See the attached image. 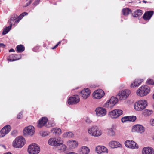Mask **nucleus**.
<instances>
[{
  "instance_id": "nucleus-38",
  "label": "nucleus",
  "mask_w": 154,
  "mask_h": 154,
  "mask_svg": "<svg viewBox=\"0 0 154 154\" xmlns=\"http://www.w3.org/2000/svg\"><path fill=\"white\" fill-rule=\"evenodd\" d=\"M128 121L134 122L136 119V117L134 116H128Z\"/></svg>"
},
{
  "instance_id": "nucleus-10",
  "label": "nucleus",
  "mask_w": 154,
  "mask_h": 154,
  "mask_svg": "<svg viewBox=\"0 0 154 154\" xmlns=\"http://www.w3.org/2000/svg\"><path fill=\"white\" fill-rule=\"evenodd\" d=\"M125 146L128 148L136 149L139 148L138 145L134 141L127 140L124 143Z\"/></svg>"
},
{
  "instance_id": "nucleus-30",
  "label": "nucleus",
  "mask_w": 154,
  "mask_h": 154,
  "mask_svg": "<svg viewBox=\"0 0 154 154\" xmlns=\"http://www.w3.org/2000/svg\"><path fill=\"white\" fill-rule=\"evenodd\" d=\"M16 49L18 52L21 53L24 51L25 47L23 45H20L17 46Z\"/></svg>"
},
{
  "instance_id": "nucleus-41",
  "label": "nucleus",
  "mask_w": 154,
  "mask_h": 154,
  "mask_svg": "<svg viewBox=\"0 0 154 154\" xmlns=\"http://www.w3.org/2000/svg\"><path fill=\"white\" fill-rule=\"evenodd\" d=\"M40 135L42 137L46 136L48 135V133L45 131H42L40 133Z\"/></svg>"
},
{
  "instance_id": "nucleus-54",
  "label": "nucleus",
  "mask_w": 154,
  "mask_h": 154,
  "mask_svg": "<svg viewBox=\"0 0 154 154\" xmlns=\"http://www.w3.org/2000/svg\"><path fill=\"white\" fill-rule=\"evenodd\" d=\"M143 2L144 3H146L147 2L145 0H143Z\"/></svg>"
},
{
  "instance_id": "nucleus-47",
  "label": "nucleus",
  "mask_w": 154,
  "mask_h": 154,
  "mask_svg": "<svg viewBox=\"0 0 154 154\" xmlns=\"http://www.w3.org/2000/svg\"><path fill=\"white\" fill-rule=\"evenodd\" d=\"M150 124L152 126H154V119H152L150 121Z\"/></svg>"
},
{
  "instance_id": "nucleus-48",
  "label": "nucleus",
  "mask_w": 154,
  "mask_h": 154,
  "mask_svg": "<svg viewBox=\"0 0 154 154\" xmlns=\"http://www.w3.org/2000/svg\"><path fill=\"white\" fill-rule=\"evenodd\" d=\"M22 116V112H20V113L18 115L17 118L18 119H20Z\"/></svg>"
},
{
  "instance_id": "nucleus-27",
  "label": "nucleus",
  "mask_w": 154,
  "mask_h": 154,
  "mask_svg": "<svg viewBox=\"0 0 154 154\" xmlns=\"http://www.w3.org/2000/svg\"><path fill=\"white\" fill-rule=\"evenodd\" d=\"M51 132L56 135H59L61 133V130L60 128H54L51 130Z\"/></svg>"
},
{
  "instance_id": "nucleus-7",
  "label": "nucleus",
  "mask_w": 154,
  "mask_h": 154,
  "mask_svg": "<svg viewBox=\"0 0 154 154\" xmlns=\"http://www.w3.org/2000/svg\"><path fill=\"white\" fill-rule=\"evenodd\" d=\"M27 151L29 154H38L40 152V148L36 144H32L28 146Z\"/></svg>"
},
{
  "instance_id": "nucleus-2",
  "label": "nucleus",
  "mask_w": 154,
  "mask_h": 154,
  "mask_svg": "<svg viewBox=\"0 0 154 154\" xmlns=\"http://www.w3.org/2000/svg\"><path fill=\"white\" fill-rule=\"evenodd\" d=\"M26 142L24 138L22 137H18L13 141L12 145L15 148H21L24 145Z\"/></svg>"
},
{
  "instance_id": "nucleus-5",
  "label": "nucleus",
  "mask_w": 154,
  "mask_h": 154,
  "mask_svg": "<svg viewBox=\"0 0 154 154\" xmlns=\"http://www.w3.org/2000/svg\"><path fill=\"white\" fill-rule=\"evenodd\" d=\"M131 93V91L128 89H125L120 91L117 96L120 100H124L127 98Z\"/></svg>"
},
{
  "instance_id": "nucleus-55",
  "label": "nucleus",
  "mask_w": 154,
  "mask_h": 154,
  "mask_svg": "<svg viewBox=\"0 0 154 154\" xmlns=\"http://www.w3.org/2000/svg\"><path fill=\"white\" fill-rule=\"evenodd\" d=\"M61 43V41H59L56 45H58V46Z\"/></svg>"
},
{
  "instance_id": "nucleus-35",
  "label": "nucleus",
  "mask_w": 154,
  "mask_h": 154,
  "mask_svg": "<svg viewBox=\"0 0 154 154\" xmlns=\"http://www.w3.org/2000/svg\"><path fill=\"white\" fill-rule=\"evenodd\" d=\"M146 83L149 85L154 84V78H149L146 81Z\"/></svg>"
},
{
  "instance_id": "nucleus-33",
  "label": "nucleus",
  "mask_w": 154,
  "mask_h": 154,
  "mask_svg": "<svg viewBox=\"0 0 154 154\" xmlns=\"http://www.w3.org/2000/svg\"><path fill=\"white\" fill-rule=\"evenodd\" d=\"M134 16L136 17L141 15L143 14L142 11L141 10H137L134 12Z\"/></svg>"
},
{
  "instance_id": "nucleus-45",
  "label": "nucleus",
  "mask_w": 154,
  "mask_h": 154,
  "mask_svg": "<svg viewBox=\"0 0 154 154\" xmlns=\"http://www.w3.org/2000/svg\"><path fill=\"white\" fill-rule=\"evenodd\" d=\"M17 134V131L16 130H14L11 133V134L13 136L15 137L16 136Z\"/></svg>"
},
{
  "instance_id": "nucleus-14",
  "label": "nucleus",
  "mask_w": 154,
  "mask_h": 154,
  "mask_svg": "<svg viewBox=\"0 0 154 154\" xmlns=\"http://www.w3.org/2000/svg\"><path fill=\"white\" fill-rule=\"evenodd\" d=\"M104 91L101 89H98L95 91L93 94L94 97L95 99H100L105 95Z\"/></svg>"
},
{
  "instance_id": "nucleus-57",
  "label": "nucleus",
  "mask_w": 154,
  "mask_h": 154,
  "mask_svg": "<svg viewBox=\"0 0 154 154\" xmlns=\"http://www.w3.org/2000/svg\"><path fill=\"white\" fill-rule=\"evenodd\" d=\"M152 98H153V99L154 100V94L153 95Z\"/></svg>"
},
{
  "instance_id": "nucleus-4",
  "label": "nucleus",
  "mask_w": 154,
  "mask_h": 154,
  "mask_svg": "<svg viewBox=\"0 0 154 154\" xmlns=\"http://www.w3.org/2000/svg\"><path fill=\"white\" fill-rule=\"evenodd\" d=\"M147 105V103L144 100H140L134 104L135 109L138 111L142 110L145 108Z\"/></svg>"
},
{
  "instance_id": "nucleus-36",
  "label": "nucleus",
  "mask_w": 154,
  "mask_h": 154,
  "mask_svg": "<svg viewBox=\"0 0 154 154\" xmlns=\"http://www.w3.org/2000/svg\"><path fill=\"white\" fill-rule=\"evenodd\" d=\"M102 149V146H98L96 147L95 151L98 154H101Z\"/></svg>"
},
{
  "instance_id": "nucleus-49",
  "label": "nucleus",
  "mask_w": 154,
  "mask_h": 154,
  "mask_svg": "<svg viewBox=\"0 0 154 154\" xmlns=\"http://www.w3.org/2000/svg\"><path fill=\"white\" fill-rule=\"evenodd\" d=\"M85 121H86V122L88 123H89L91 122V120H90V119L88 117L86 118Z\"/></svg>"
},
{
  "instance_id": "nucleus-16",
  "label": "nucleus",
  "mask_w": 154,
  "mask_h": 154,
  "mask_svg": "<svg viewBox=\"0 0 154 154\" xmlns=\"http://www.w3.org/2000/svg\"><path fill=\"white\" fill-rule=\"evenodd\" d=\"M66 144L69 148L74 149L78 146V141L75 140H71L67 142Z\"/></svg>"
},
{
  "instance_id": "nucleus-25",
  "label": "nucleus",
  "mask_w": 154,
  "mask_h": 154,
  "mask_svg": "<svg viewBox=\"0 0 154 154\" xmlns=\"http://www.w3.org/2000/svg\"><path fill=\"white\" fill-rule=\"evenodd\" d=\"M8 22L10 23V24H11L12 26L13 24L14 25L15 23H17L19 22V20H18L16 16L14 15L11 17Z\"/></svg>"
},
{
  "instance_id": "nucleus-43",
  "label": "nucleus",
  "mask_w": 154,
  "mask_h": 154,
  "mask_svg": "<svg viewBox=\"0 0 154 154\" xmlns=\"http://www.w3.org/2000/svg\"><path fill=\"white\" fill-rule=\"evenodd\" d=\"M40 0H37L34 1L33 2V5L34 6H36L37 5L39 4L40 2Z\"/></svg>"
},
{
  "instance_id": "nucleus-1",
  "label": "nucleus",
  "mask_w": 154,
  "mask_h": 154,
  "mask_svg": "<svg viewBox=\"0 0 154 154\" xmlns=\"http://www.w3.org/2000/svg\"><path fill=\"white\" fill-rule=\"evenodd\" d=\"M150 92V87L147 85H144L138 88L136 91V94L138 96L143 97L147 95Z\"/></svg>"
},
{
  "instance_id": "nucleus-44",
  "label": "nucleus",
  "mask_w": 154,
  "mask_h": 154,
  "mask_svg": "<svg viewBox=\"0 0 154 154\" xmlns=\"http://www.w3.org/2000/svg\"><path fill=\"white\" fill-rule=\"evenodd\" d=\"M21 58V56L20 55H19V57H18V58L17 59H10L9 60V61H15V60H18L20 59Z\"/></svg>"
},
{
  "instance_id": "nucleus-9",
  "label": "nucleus",
  "mask_w": 154,
  "mask_h": 154,
  "mask_svg": "<svg viewBox=\"0 0 154 154\" xmlns=\"http://www.w3.org/2000/svg\"><path fill=\"white\" fill-rule=\"evenodd\" d=\"M35 132V128L32 126L30 125L25 127L23 130V134L25 136H32Z\"/></svg>"
},
{
  "instance_id": "nucleus-46",
  "label": "nucleus",
  "mask_w": 154,
  "mask_h": 154,
  "mask_svg": "<svg viewBox=\"0 0 154 154\" xmlns=\"http://www.w3.org/2000/svg\"><path fill=\"white\" fill-rule=\"evenodd\" d=\"M33 0H30L27 3L25 6V7H26L30 5L32 2Z\"/></svg>"
},
{
  "instance_id": "nucleus-51",
  "label": "nucleus",
  "mask_w": 154,
  "mask_h": 154,
  "mask_svg": "<svg viewBox=\"0 0 154 154\" xmlns=\"http://www.w3.org/2000/svg\"><path fill=\"white\" fill-rule=\"evenodd\" d=\"M9 52H14V50L13 49H11L9 51Z\"/></svg>"
},
{
  "instance_id": "nucleus-21",
  "label": "nucleus",
  "mask_w": 154,
  "mask_h": 154,
  "mask_svg": "<svg viewBox=\"0 0 154 154\" xmlns=\"http://www.w3.org/2000/svg\"><path fill=\"white\" fill-rule=\"evenodd\" d=\"M143 81V79H136L132 82L130 85V87L131 88L137 87L141 84Z\"/></svg>"
},
{
  "instance_id": "nucleus-32",
  "label": "nucleus",
  "mask_w": 154,
  "mask_h": 154,
  "mask_svg": "<svg viewBox=\"0 0 154 154\" xmlns=\"http://www.w3.org/2000/svg\"><path fill=\"white\" fill-rule=\"evenodd\" d=\"M11 24H10L9 26L5 28L3 30L2 34L5 35L7 33L11 30Z\"/></svg>"
},
{
  "instance_id": "nucleus-11",
  "label": "nucleus",
  "mask_w": 154,
  "mask_h": 154,
  "mask_svg": "<svg viewBox=\"0 0 154 154\" xmlns=\"http://www.w3.org/2000/svg\"><path fill=\"white\" fill-rule=\"evenodd\" d=\"M131 131L133 132L142 134L145 132V128L140 125H136L132 127Z\"/></svg>"
},
{
  "instance_id": "nucleus-26",
  "label": "nucleus",
  "mask_w": 154,
  "mask_h": 154,
  "mask_svg": "<svg viewBox=\"0 0 154 154\" xmlns=\"http://www.w3.org/2000/svg\"><path fill=\"white\" fill-rule=\"evenodd\" d=\"M114 126H112L107 129V134L109 136L114 137L116 135V133L114 130Z\"/></svg>"
},
{
  "instance_id": "nucleus-39",
  "label": "nucleus",
  "mask_w": 154,
  "mask_h": 154,
  "mask_svg": "<svg viewBox=\"0 0 154 154\" xmlns=\"http://www.w3.org/2000/svg\"><path fill=\"white\" fill-rule=\"evenodd\" d=\"M101 154L103 153H108V150L105 147L102 146V149H101Z\"/></svg>"
},
{
  "instance_id": "nucleus-3",
  "label": "nucleus",
  "mask_w": 154,
  "mask_h": 154,
  "mask_svg": "<svg viewBox=\"0 0 154 154\" xmlns=\"http://www.w3.org/2000/svg\"><path fill=\"white\" fill-rule=\"evenodd\" d=\"M88 133L92 136L98 137L102 134V131L96 126H93L88 129Z\"/></svg>"
},
{
  "instance_id": "nucleus-50",
  "label": "nucleus",
  "mask_w": 154,
  "mask_h": 154,
  "mask_svg": "<svg viewBox=\"0 0 154 154\" xmlns=\"http://www.w3.org/2000/svg\"><path fill=\"white\" fill-rule=\"evenodd\" d=\"M5 46V45L2 43H0V47H2V48H4Z\"/></svg>"
},
{
  "instance_id": "nucleus-8",
  "label": "nucleus",
  "mask_w": 154,
  "mask_h": 154,
  "mask_svg": "<svg viewBox=\"0 0 154 154\" xmlns=\"http://www.w3.org/2000/svg\"><path fill=\"white\" fill-rule=\"evenodd\" d=\"M123 114L122 110L116 109L110 111L108 116L111 119H116Z\"/></svg>"
},
{
  "instance_id": "nucleus-28",
  "label": "nucleus",
  "mask_w": 154,
  "mask_h": 154,
  "mask_svg": "<svg viewBox=\"0 0 154 154\" xmlns=\"http://www.w3.org/2000/svg\"><path fill=\"white\" fill-rule=\"evenodd\" d=\"M122 12L124 15L127 16L131 13V11L128 8H125L122 10Z\"/></svg>"
},
{
  "instance_id": "nucleus-29",
  "label": "nucleus",
  "mask_w": 154,
  "mask_h": 154,
  "mask_svg": "<svg viewBox=\"0 0 154 154\" xmlns=\"http://www.w3.org/2000/svg\"><path fill=\"white\" fill-rule=\"evenodd\" d=\"M63 137H64L73 138L74 134L71 132H66L63 134Z\"/></svg>"
},
{
  "instance_id": "nucleus-34",
  "label": "nucleus",
  "mask_w": 154,
  "mask_h": 154,
  "mask_svg": "<svg viewBox=\"0 0 154 154\" xmlns=\"http://www.w3.org/2000/svg\"><path fill=\"white\" fill-rule=\"evenodd\" d=\"M152 112V110L146 109L144 111L143 114L144 115L149 116L151 115Z\"/></svg>"
},
{
  "instance_id": "nucleus-17",
  "label": "nucleus",
  "mask_w": 154,
  "mask_h": 154,
  "mask_svg": "<svg viewBox=\"0 0 154 154\" xmlns=\"http://www.w3.org/2000/svg\"><path fill=\"white\" fill-rule=\"evenodd\" d=\"M109 146L112 149H114L117 148H122V145L119 142L111 140L109 143Z\"/></svg>"
},
{
  "instance_id": "nucleus-40",
  "label": "nucleus",
  "mask_w": 154,
  "mask_h": 154,
  "mask_svg": "<svg viewBox=\"0 0 154 154\" xmlns=\"http://www.w3.org/2000/svg\"><path fill=\"white\" fill-rule=\"evenodd\" d=\"M128 116H125L122 117L121 119L122 122L124 123L126 122L127 121H128Z\"/></svg>"
},
{
  "instance_id": "nucleus-31",
  "label": "nucleus",
  "mask_w": 154,
  "mask_h": 154,
  "mask_svg": "<svg viewBox=\"0 0 154 154\" xmlns=\"http://www.w3.org/2000/svg\"><path fill=\"white\" fill-rule=\"evenodd\" d=\"M60 144H59V145L58 146L60 147L59 149L62 152L65 151L67 148L66 146L64 144L60 143Z\"/></svg>"
},
{
  "instance_id": "nucleus-56",
  "label": "nucleus",
  "mask_w": 154,
  "mask_h": 154,
  "mask_svg": "<svg viewBox=\"0 0 154 154\" xmlns=\"http://www.w3.org/2000/svg\"><path fill=\"white\" fill-rule=\"evenodd\" d=\"M61 43V41H59L56 45H58V46Z\"/></svg>"
},
{
  "instance_id": "nucleus-18",
  "label": "nucleus",
  "mask_w": 154,
  "mask_h": 154,
  "mask_svg": "<svg viewBox=\"0 0 154 154\" xmlns=\"http://www.w3.org/2000/svg\"><path fill=\"white\" fill-rule=\"evenodd\" d=\"M48 144L53 146H58L60 144V141L56 138H50L48 141Z\"/></svg>"
},
{
  "instance_id": "nucleus-42",
  "label": "nucleus",
  "mask_w": 154,
  "mask_h": 154,
  "mask_svg": "<svg viewBox=\"0 0 154 154\" xmlns=\"http://www.w3.org/2000/svg\"><path fill=\"white\" fill-rule=\"evenodd\" d=\"M48 125H46V126L47 127H52L54 126L55 125V124L54 122H48Z\"/></svg>"
},
{
  "instance_id": "nucleus-23",
  "label": "nucleus",
  "mask_w": 154,
  "mask_h": 154,
  "mask_svg": "<svg viewBox=\"0 0 154 154\" xmlns=\"http://www.w3.org/2000/svg\"><path fill=\"white\" fill-rule=\"evenodd\" d=\"M154 12L152 11H149L145 12L143 16V19L145 20H149L150 19L153 14Z\"/></svg>"
},
{
  "instance_id": "nucleus-24",
  "label": "nucleus",
  "mask_w": 154,
  "mask_h": 154,
  "mask_svg": "<svg viewBox=\"0 0 154 154\" xmlns=\"http://www.w3.org/2000/svg\"><path fill=\"white\" fill-rule=\"evenodd\" d=\"M48 121V119L46 117H42L39 120L37 125L38 127L40 128L45 125Z\"/></svg>"
},
{
  "instance_id": "nucleus-22",
  "label": "nucleus",
  "mask_w": 154,
  "mask_h": 154,
  "mask_svg": "<svg viewBox=\"0 0 154 154\" xmlns=\"http://www.w3.org/2000/svg\"><path fill=\"white\" fill-rule=\"evenodd\" d=\"M90 152L89 149L86 146H82L80 147L78 152L79 154H88Z\"/></svg>"
},
{
  "instance_id": "nucleus-52",
  "label": "nucleus",
  "mask_w": 154,
  "mask_h": 154,
  "mask_svg": "<svg viewBox=\"0 0 154 154\" xmlns=\"http://www.w3.org/2000/svg\"><path fill=\"white\" fill-rule=\"evenodd\" d=\"M58 46V45H56L54 47L52 48V49H54Z\"/></svg>"
},
{
  "instance_id": "nucleus-15",
  "label": "nucleus",
  "mask_w": 154,
  "mask_h": 154,
  "mask_svg": "<svg viewBox=\"0 0 154 154\" xmlns=\"http://www.w3.org/2000/svg\"><path fill=\"white\" fill-rule=\"evenodd\" d=\"M11 127L9 125H6L0 131V137H3L11 130Z\"/></svg>"
},
{
  "instance_id": "nucleus-13",
  "label": "nucleus",
  "mask_w": 154,
  "mask_h": 154,
  "mask_svg": "<svg viewBox=\"0 0 154 154\" xmlns=\"http://www.w3.org/2000/svg\"><path fill=\"white\" fill-rule=\"evenodd\" d=\"M80 99L78 95H74L70 97L67 100L68 103L69 105H75L80 101Z\"/></svg>"
},
{
  "instance_id": "nucleus-19",
  "label": "nucleus",
  "mask_w": 154,
  "mask_h": 154,
  "mask_svg": "<svg viewBox=\"0 0 154 154\" xmlns=\"http://www.w3.org/2000/svg\"><path fill=\"white\" fill-rule=\"evenodd\" d=\"M90 93V91L88 88H85L80 92V95L84 99H86L89 96Z\"/></svg>"
},
{
  "instance_id": "nucleus-37",
  "label": "nucleus",
  "mask_w": 154,
  "mask_h": 154,
  "mask_svg": "<svg viewBox=\"0 0 154 154\" xmlns=\"http://www.w3.org/2000/svg\"><path fill=\"white\" fill-rule=\"evenodd\" d=\"M28 13L27 12H24L21 14L18 17V20H19V21L25 15H27Z\"/></svg>"
},
{
  "instance_id": "nucleus-20",
  "label": "nucleus",
  "mask_w": 154,
  "mask_h": 154,
  "mask_svg": "<svg viewBox=\"0 0 154 154\" xmlns=\"http://www.w3.org/2000/svg\"><path fill=\"white\" fill-rule=\"evenodd\" d=\"M142 154H154V150L150 147L143 148L142 150Z\"/></svg>"
},
{
  "instance_id": "nucleus-53",
  "label": "nucleus",
  "mask_w": 154,
  "mask_h": 154,
  "mask_svg": "<svg viewBox=\"0 0 154 154\" xmlns=\"http://www.w3.org/2000/svg\"><path fill=\"white\" fill-rule=\"evenodd\" d=\"M38 48V47H37L35 48H33V51L35 52H37V51L36 50V49Z\"/></svg>"
},
{
  "instance_id": "nucleus-12",
  "label": "nucleus",
  "mask_w": 154,
  "mask_h": 154,
  "mask_svg": "<svg viewBox=\"0 0 154 154\" xmlns=\"http://www.w3.org/2000/svg\"><path fill=\"white\" fill-rule=\"evenodd\" d=\"M96 115L98 117H102L105 116L106 114V109L103 107H99L97 108L95 110Z\"/></svg>"
},
{
  "instance_id": "nucleus-58",
  "label": "nucleus",
  "mask_w": 154,
  "mask_h": 154,
  "mask_svg": "<svg viewBox=\"0 0 154 154\" xmlns=\"http://www.w3.org/2000/svg\"><path fill=\"white\" fill-rule=\"evenodd\" d=\"M153 138L154 140V136H153Z\"/></svg>"
},
{
  "instance_id": "nucleus-6",
  "label": "nucleus",
  "mask_w": 154,
  "mask_h": 154,
  "mask_svg": "<svg viewBox=\"0 0 154 154\" xmlns=\"http://www.w3.org/2000/svg\"><path fill=\"white\" fill-rule=\"evenodd\" d=\"M118 102V99L115 97H112L108 100L104 104V107L111 109Z\"/></svg>"
}]
</instances>
